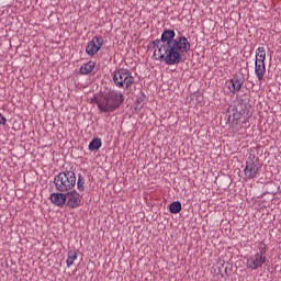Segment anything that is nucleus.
<instances>
[{"label": "nucleus", "instance_id": "f257e3e1", "mask_svg": "<svg viewBox=\"0 0 281 281\" xmlns=\"http://www.w3.org/2000/svg\"><path fill=\"white\" fill-rule=\"evenodd\" d=\"M175 30H165L160 40L151 43L155 60H164L166 65H179L183 54L190 52V41L180 35L178 37Z\"/></svg>", "mask_w": 281, "mask_h": 281}, {"label": "nucleus", "instance_id": "f03ea898", "mask_svg": "<svg viewBox=\"0 0 281 281\" xmlns=\"http://www.w3.org/2000/svg\"><path fill=\"white\" fill-rule=\"evenodd\" d=\"M92 102L97 104L101 113H113L117 111L119 106H122L124 94L120 91L110 90L104 94L94 95Z\"/></svg>", "mask_w": 281, "mask_h": 281}, {"label": "nucleus", "instance_id": "7ed1b4c3", "mask_svg": "<svg viewBox=\"0 0 281 281\" xmlns=\"http://www.w3.org/2000/svg\"><path fill=\"white\" fill-rule=\"evenodd\" d=\"M71 173L69 171L59 173L55 177V186L59 192L66 193H53L49 196L50 202L57 207H63L67 203V196L71 194Z\"/></svg>", "mask_w": 281, "mask_h": 281}, {"label": "nucleus", "instance_id": "20e7f679", "mask_svg": "<svg viewBox=\"0 0 281 281\" xmlns=\"http://www.w3.org/2000/svg\"><path fill=\"white\" fill-rule=\"evenodd\" d=\"M266 262H269V258L267 257V244H265V241H259L258 251L247 258L246 267L247 269L256 271L257 269H262V266Z\"/></svg>", "mask_w": 281, "mask_h": 281}, {"label": "nucleus", "instance_id": "39448f33", "mask_svg": "<svg viewBox=\"0 0 281 281\" xmlns=\"http://www.w3.org/2000/svg\"><path fill=\"white\" fill-rule=\"evenodd\" d=\"M113 82L119 89H131L135 85V77L131 70L120 68L112 74Z\"/></svg>", "mask_w": 281, "mask_h": 281}, {"label": "nucleus", "instance_id": "423d86ee", "mask_svg": "<svg viewBox=\"0 0 281 281\" xmlns=\"http://www.w3.org/2000/svg\"><path fill=\"white\" fill-rule=\"evenodd\" d=\"M102 45H104V37L94 36L86 47L88 56H95V54H98V50L101 49Z\"/></svg>", "mask_w": 281, "mask_h": 281}, {"label": "nucleus", "instance_id": "0eeeda50", "mask_svg": "<svg viewBox=\"0 0 281 281\" xmlns=\"http://www.w3.org/2000/svg\"><path fill=\"white\" fill-rule=\"evenodd\" d=\"M267 74V66L265 65V61H255V75L259 82H262L265 80V75Z\"/></svg>", "mask_w": 281, "mask_h": 281}, {"label": "nucleus", "instance_id": "6e6552de", "mask_svg": "<svg viewBox=\"0 0 281 281\" xmlns=\"http://www.w3.org/2000/svg\"><path fill=\"white\" fill-rule=\"evenodd\" d=\"M244 172L247 179H255V177L258 175V165H256L254 161H247Z\"/></svg>", "mask_w": 281, "mask_h": 281}, {"label": "nucleus", "instance_id": "1a4fd4ad", "mask_svg": "<svg viewBox=\"0 0 281 281\" xmlns=\"http://www.w3.org/2000/svg\"><path fill=\"white\" fill-rule=\"evenodd\" d=\"M229 91L231 93H238L240 89H243V81L238 78H234L229 80Z\"/></svg>", "mask_w": 281, "mask_h": 281}, {"label": "nucleus", "instance_id": "9d476101", "mask_svg": "<svg viewBox=\"0 0 281 281\" xmlns=\"http://www.w3.org/2000/svg\"><path fill=\"white\" fill-rule=\"evenodd\" d=\"M93 69H95V61H88L80 67V74H82V76H87L91 74Z\"/></svg>", "mask_w": 281, "mask_h": 281}, {"label": "nucleus", "instance_id": "9b49d317", "mask_svg": "<svg viewBox=\"0 0 281 281\" xmlns=\"http://www.w3.org/2000/svg\"><path fill=\"white\" fill-rule=\"evenodd\" d=\"M265 60H267V49H265V47H258L256 49V59H255V61L265 63Z\"/></svg>", "mask_w": 281, "mask_h": 281}, {"label": "nucleus", "instance_id": "f8f14e48", "mask_svg": "<svg viewBox=\"0 0 281 281\" xmlns=\"http://www.w3.org/2000/svg\"><path fill=\"white\" fill-rule=\"evenodd\" d=\"M89 150L94 151V150H100L102 148V139L100 138H93L90 144H89Z\"/></svg>", "mask_w": 281, "mask_h": 281}, {"label": "nucleus", "instance_id": "ddd939ff", "mask_svg": "<svg viewBox=\"0 0 281 281\" xmlns=\"http://www.w3.org/2000/svg\"><path fill=\"white\" fill-rule=\"evenodd\" d=\"M82 201L80 200V194L78 192L72 191L71 192V207H78Z\"/></svg>", "mask_w": 281, "mask_h": 281}, {"label": "nucleus", "instance_id": "4468645a", "mask_svg": "<svg viewBox=\"0 0 281 281\" xmlns=\"http://www.w3.org/2000/svg\"><path fill=\"white\" fill-rule=\"evenodd\" d=\"M169 212L171 214H179V212H181V202H179V201L172 202L169 205Z\"/></svg>", "mask_w": 281, "mask_h": 281}, {"label": "nucleus", "instance_id": "2eb2a0df", "mask_svg": "<svg viewBox=\"0 0 281 281\" xmlns=\"http://www.w3.org/2000/svg\"><path fill=\"white\" fill-rule=\"evenodd\" d=\"M241 117H243V114H240V112H235V113L233 114V122H232L233 126H234V124H235L236 126H238V125L240 124Z\"/></svg>", "mask_w": 281, "mask_h": 281}, {"label": "nucleus", "instance_id": "dca6fc26", "mask_svg": "<svg viewBox=\"0 0 281 281\" xmlns=\"http://www.w3.org/2000/svg\"><path fill=\"white\" fill-rule=\"evenodd\" d=\"M5 122H7L5 116H3V115L0 113V125L5 124Z\"/></svg>", "mask_w": 281, "mask_h": 281}, {"label": "nucleus", "instance_id": "f3484780", "mask_svg": "<svg viewBox=\"0 0 281 281\" xmlns=\"http://www.w3.org/2000/svg\"><path fill=\"white\" fill-rule=\"evenodd\" d=\"M77 186H78L79 190H82L85 188V187H82V186H85V182H82V180H78Z\"/></svg>", "mask_w": 281, "mask_h": 281}, {"label": "nucleus", "instance_id": "a211bd4d", "mask_svg": "<svg viewBox=\"0 0 281 281\" xmlns=\"http://www.w3.org/2000/svg\"><path fill=\"white\" fill-rule=\"evenodd\" d=\"M67 265L68 267L71 265V255H68Z\"/></svg>", "mask_w": 281, "mask_h": 281}, {"label": "nucleus", "instance_id": "6ab92c4d", "mask_svg": "<svg viewBox=\"0 0 281 281\" xmlns=\"http://www.w3.org/2000/svg\"><path fill=\"white\" fill-rule=\"evenodd\" d=\"M238 131H240V127H235V133H238Z\"/></svg>", "mask_w": 281, "mask_h": 281}, {"label": "nucleus", "instance_id": "aec40b11", "mask_svg": "<svg viewBox=\"0 0 281 281\" xmlns=\"http://www.w3.org/2000/svg\"><path fill=\"white\" fill-rule=\"evenodd\" d=\"M71 202V199H68V203H70Z\"/></svg>", "mask_w": 281, "mask_h": 281}]
</instances>
